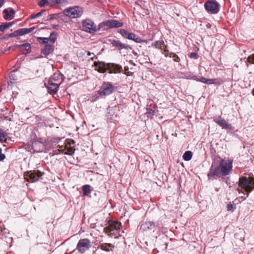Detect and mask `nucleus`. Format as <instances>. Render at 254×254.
<instances>
[{"label":"nucleus","instance_id":"32","mask_svg":"<svg viewBox=\"0 0 254 254\" xmlns=\"http://www.w3.org/2000/svg\"><path fill=\"white\" fill-rule=\"evenodd\" d=\"M18 36H21V31H20V29H18L16 31H15L14 32L10 33L9 35V37H16Z\"/></svg>","mask_w":254,"mask_h":254},{"label":"nucleus","instance_id":"53","mask_svg":"<svg viewBox=\"0 0 254 254\" xmlns=\"http://www.w3.org/2000/svg\"><path fill=\"white\" fill-rule=\"evenodd\" d=\"M91 59V60H94V57H92Z\"/></svg>","mask_w":254,"mask_h":254},{"label":"nucleus","instance_id":"21","mask_svg":"<svg viewBox=\"0 0 254 254\" xmlns=\"http://www.w3.org/2000/svg\"><path fill=\"white\" fill-rule=\"evenodd\" d=\"M16 47L18 48L21 49L22 48H24V50L26 51V53L23 52L22 53L23 54H27L30 53L31 50V45L29 43H25L21 45H16Z\"/></svg>","mask_w":254,"mask_h":254},{"label":"nucleus","instance_id":"27","mask_svg":"<svg viewBox=\"0 0 254 254\" xmlns=\"http://www.w3.org/2000/svg\"><path fill=\"white\" fill-rule=\"evenodd\" d=\"M34 29H35L34 27H31L30 28H21V29H20V31H21V36L32 32Z\"/></svg>","mask_w":254,"mask_h":254},{"label":"nucleus","instance_id":"15","mask_svg":"<svg viewBox=\"0 0 254 254\" xmlns=\"http://www.w3.org/2000/svg\"><path fill=\"white\" fill-rule=\"evenodd\" d=\"M62 84V81L60 82H54L52 80H49L48 88L51 93H56L58 91L59 85Z\"/></svg>","mask_w":254,"mask_h":254},{"label":"nucleus","instance_id":"55","mask_svg":"<svg viewBox=\"0 0 254 254\" xmlns=\"http://www.w3.org/2000/svg\"><path fill=\"white\" fill-rule=\"evenodd\" d=\"M26 110H29V108H26Z\"/></svg>","mask_w":254,"mask_h":254},{"label":"nucleus","instance_id":"9","mask_svg":"<svg viewBox=\"0 0 254 254\" xmlns=\"http://www.w3.org/2000/svg\"><path fill=\"white\" fill-rule=\"evenodd\" d=\"M82 9L79 7H70L64 10V14L70 17L77 18L81 15Z\"/></svg>","mask_w":254,"mask_h":254},{"label":"nucleus","instance_id":"45","mask_svg":"<svg viewBox=\"0 0 254 254\" xmlns=\"http://www.w3.org/2000/svg\"><path fill=\"white\" fill-rule=\"evenodd\" d=\"M54 18V17L53 16L49 15L47 19L49 20H52V19H53Z\"/></svg>","mask_w":254,"mask_h":254},{"label":"nucleus","instance_id":"40","mask_svg":"<svg viewBox=\"0 0 254 254\" xmlns=\"http://www.w3.org/2000/svg\"><path fill=\"white\" fill-rule=\"evenodd\" d=\"M224 82V81L221 79H214L213 84L221 85Z\"/></svg>","mask_w":254,"mask_h":254},{"label":"nucleus","instance_id":"52","mask_svg":"<svg viewBox=\"0 0 254 254\" xmlns=\"http://www.w3.org/2000/svg\"><path fill=\"white\" fill-rule=\"evenodd\" d=\"M165 57H167V56H168V54H165Z\"/></svg>","mask_w":254,"mask_h":254},{"label":"nucleus","instance_id":"19","mask_svg":"<svg viewBox=\"0 0 254 254\" xmlns=\"http://www.w3.org/2000/svg\"><path fill=\"white\" fill-rule=\"evenodd\" d=\"M49 80H52L54 82H60L61 81L62 82L63 81V75L60 73H55L50 78Z\"/></svg>","mask_w":254,"mask_h":254},{"label":"nucleus","instance_id":"8","mask_svg":"<svg viewBox=\"0 0 254 254\" xmlns=\"http://www.w3.org/2000/svg\"><path fill=\"white\" fill-rule=\"evenodd\" d=\"M92 246L90 241L87 239H80L76 247L78 251L80 253H83L89 250Z\"/></svg>","mask_w":254,"mask_h":254},{"label":"nucleus","instance_id":"23","mask_svg":"<svg viewBox=\"0 0 254 254\" xmlns=\"http://www.w3.org/2000/svg\"><path fill=\"white\" fill-rule=\"evenodd\" d=\"M66 2L65 0H48V5L53 6L56 4H64Z\"/></svg>","mask_w":254,"mask_h":254},{"label":"nucleus","instance_id":"49","mask_svg":"<svg viewBox=\"0 0 254 254\" xmlns=\"http://www.w3.org/2000/svg\"><path fill=\"white\" fill-rule=\"evenodd\" d=\"M43 58V56H38V57H35V58H34V59H39V58Z\"/></svg>","mask_w":254,"mask_h":254},{"label":"nucleus","instance_id":"16","mask_svg":"<svg viewBox=\"0 0 254 254\" xmlns=\"http://www.w3.org/2000/svg\"><path fill=\"white\" fill-rule=\"evenodd\" d=\"M99 248L103 251L109 252L113 251L114 246L110 243H100Z\"/></svg>","mask_w":254,"mask_h":254},{"label":"nucleus","instance_id":"38","mask_svg":"<svg viewBox=\"0 0 254 254\" xmlns=\"http://www.w3.org/2000/svg\"><path fill=\"white\" fill-rule=\"evenodd\" d=\"M154 111L150 109H147V112H146V114L148 117H151L154 114Z\"/></svg>","mask_w":254,"mask_h":254},{"label":"nucleus","instance_id":"48","mask_svg":"<svg viewBox=\"0 0 254 254\" xmlns=\"http://www.w3.org/2000/svg\"><path fill=\"white\" fill-rule=\"evenodd\" d=\"M91 55H94V53H91V52H89V51H88V52H87V55H88V56H91Z\"/></svg>","mask_w":254,"mask_h":254},{"label":"nucleus","instance_id":"17","mask_svg":"<svg viewBox=\"0 0 254 254\" xmlns=\"http://www.w3.org/2000/svg\"><path fill=\"white\" fill-rule=\"evenodd\" d=\"M3 12L4 14V18L5 19L9 20L14 18L15 11L13 9L11 8L9 11L8 9H5Z\"/></svg>","mask_w":254,"mask_h":254},{"label":"nucleus","instance_id":"12","mask_svg":"<svg viewBox=\"0 0 254 254\" xmlns=\"http://www.w3.org/2000/svg\"><path fill=\"white\" fill-rule=\"evenodd\" d=\"M214 121L223 129L228 130L232 128L231 125L226 121L224 119L222 118L221 116L214 117Z\"/></svg>","mask_w":254,"mask_h":254},{"label":"nucleus","instance_id":"33","mask_svg":"<svg viewBox=\"0 0 254 254\" xmlns=\"http://www.w3.org/2000/svg\"><path fill=\"white\" fill-rule=\"evenodd\" d=\"M75 150V149L74 147H69L67 148V152L65 153V154L72 155L74 153Z\"/></svg>","mask_w":254,"mask_h":254},{"label":"nucleus","instance_id":"54","mask_svg":"<svg viewBox=\"0 0 254 254\" xmlns=\"http://www.w3.org/2000/svg\"><path fill=\"white\" fill-rule=\"evenodd\" d=\"M167 51L166 49H165V50H164V52H167Z\"/></svg>","mask_w":254,"mask_h":254},{"label":"nucleus","instance_id":"29","mask_svg":"<svg viewBox=\"0 0 254 254\" xmlns=\"http://www.w3.org/2000/svg\"><path fill=\"white\" fill-rule=\"evenodd\" d=\"M119 32L124 38L127 39L129 32L127 30L124 29H121L119 30Z\"/></svg>","mask_w":254,"mask_h":254},{"label":"nucleus","instance_id":"2","mask_svg":"<svg viewBox=\"0 0 254 254\" xmlns=\"http://www.w3.org/2000/svg\"><path fill=\"white\" fill-rule=\"evenodd\" d=\"M94 65L95 69L100 73H105L108 70L110 74L120 73L122 70V67L113 63L106 64L104 62H94Z\"/></svg>","mask_w":254,"mask_h":254},{"label":"nucleus","instance_id":"5","mask_svg":"<svg viewBox=\"0 0 254 254\" xmlns=\"http://www.w3.org/2000/svg\"><path fill=\"white\" fill-rule=\"evenodd\" d=\"M115 89L114 86L111 82H104L98 91V94L101 96H108L113 93Z\"/></svg>","mask_w":254,"mask_h":254},{"label":"nucleus","instance_id":"4","mask_svg":"<svg viewBox=\"0 0 254 254\" xmlns=\"http://www.w3.org/2000/svg\"><path fill=\"white\" fill-rule=\"evenodd\" d=\"M123 26V23L122 22L114 19H111L99 24L98 25V29L107 30L108 29L122 27Z\"/></svg>","mask_w":254,"mask_h":254},{"label":"nucleus","instance_id":"20","mask_svg":"<svg viewBox=\"0 0 254 254\" xmlns=\"http://www.w3.org/2000/svg\"><path fill=\"white\" fill-rule=\"evenodd\" d=\"M151 46L161 50H162V48L163 47H166V46L165 45V43L163 40H158L153 42L151 44Z\"/></svg>","mask_w":254,"mask_h":254},{"label":"nucleus","instance_id":"1","mask_svg":"<svg viewBox=\"0 0 254 254\" xmlns=\"http://www.w3.org/2000/svg\"><path fill=\"white\" fill-rule=\"evenodd\" d=\"M233 160L228 159H222L219 165L210 169L208 173V177L209 179L211 178H216L217 177L222 176H226L230 175L232 171Z\"/></svg>","mask_w":254,"mask_h":254},{"label":"nucleus","instance_id":"50","mask_svg":"<svg viewBox=\"0 0 254 254\" xmlns=\"http://www.w3.org/2000/svg\"><path fill=\"white\" fill-rule=\"evenodd\" d=\"M252 94L253 96H254V88L252 90Z\"/></svg>","mask_w":254,"mask_h":254},{"label":"nucleus","instance_id":"26","mask_svg":"<svg viewBox=\"0 0 254 254\" xmlns=\"http://www.w3.org/2000/svg\"><path fill=\"white\" fill-rule=\"evenodd\" d=\"M90 186L86 185L82 187V191L84 195H88L91 192Z\"/></svg>","mask_w":254,"mask_h":254},{"label":"nucleus","instance_id":"31","mask_svg":"<svg viewBox=\"0 0 254 254\" xmlns=\"http://www.w3.org/2000/svg\"><path fill=\"white\" fill-rule=\"evenodd\" d=\"M46 12V10L42 9L40 12L37 13L35 14H33L31 16V19H35L38 18L39 17L42 16L45 12Z\"/></svg>","mask_w":254,"mask_h":254},{"label":"nucleus","instance_id":"35","mask_svg":"<svg viewBox=\"0 0 254 254\" xmlns=\"http://www.w3.org/2000/svg\"><path fill=\"white\" fill-rule=\"evenodd\" d=\"M192 79H193L197 81H199V82H202L204 83H206L207 79L206 78L202 77V76L200 77V78H196V76H194L193 77Z\"/></svg>","mask_w":254,"mask_h":254},{"label":"nucleus","instance_id":"44","mask_svg":"<svg viewBox=\"0 0 254 254\" xmlns=\"http://www.w3.org/2000/svg\"><path fill=\"white\" fill-rule=\"evenodd\" d=\"M213 82H214V79H207L206 84H213Z\"/></svg>","mask_w":254,"mask_h":254},{"label":"nucleus","instance_id":"43","mask_svg":"<svg viewBox=\"0 0 254 254\" xmlns=\"http://www.w3.org/2000/svg\"><path fill=\"white\" fill-rule=\"evenodd\" d=\"M227 208L228 211H231L234 209V205L232 204H228L227 205Z\"/></svg>","mask_w":254,"mask_h":254},{"label":"nucleus","instance_id":"11","mask_svg":"<svg viewBox=\"0 0 254 254\" xmlns=\"http://www.w3.org/2000/svg\"><path fill=\"white\" fill-rule=\"evenodd\" d=\"M42 175L43 173L37 170L33 172H28L25 174V176L28 181H30L31 183H33L38 181L39 178L42 177Z\"/></svg>","mask_w":254,"mask_h":254},{"label":"nucleus","instance_id":"18","mask_svg":"<svg viewBox=\"0 0 254 254\" xmlns=\"http://www.w3.org/2000/svg\"><path fill=\"white\" fill-rule=\"evenodd\" d=\"M54 50V48L53 45L50 44H46L44 48L42 50V53L45 56H47L50 53H52Z\"/></svg>","mask_w":254,"mask_h":254},{"label":"nucleus","instance_id":"28","mask_svg":"<svg viewBox=\"0 0 254 254\" xmlns=\"http://www.w3.org/2000/svg\"><path fill=\"white\" fill-rule=\"evenodd\" d=\"M7 135V133L3 131L2 129H0V142H6V136Z\"/></svg>","mask_w":254,"mask_h":254},{"label":"nucleus","instance_id":"36","mask_svg":"<svg viewBox=\"0 0 254 254\" xmlns=\"http://www.w3.org/2000/svg\"><path fill=\"white\" fill-rule=\"evenodd\" d=\"M169 56L172 58L175 62H179L180 61L179 57L175 53H171Z\"/></svg>","mask_w":254,"mask_h":254},{"label":"nucleus","instance_id":"30","mask_svg":"<svg viewBox=\"0 0 254 254\" xmlns=\"http://www.w3.org/2000/svg\"><path fill=\"white\" fill-rule=\"evenodd\" d=\"M57 37V32L54 31L51 33L50 36L49 38V40L52 43H55Z\"/></svg>","mask_w":254,"mask_h":254},{"label":"nucleus","instance_id":"37","mask_svg":"<svg viewBox=\"0 0 254 254\" xmlns=\"http://www.w3.org/2000/svg\"><path fill=\"white\" fill-rule=\"evenodd\" d=\"M38 4L41 7H44L46 4L48 5V0H41L38 2Z\"/></svg>","mask_w":254,"mask_h":254},{"label":"nucleus","instance_id":"3","mask_svg":"<svg viewBox=\"0 0 254 254\" xmlns=\"http://www.w3.org/2000/svg\"><path fill=\"white\" fill-rule=\"evenodd\" d=\"M122 224L118 221H111L109 222V226L104 228L105 232L110 236H121L120 234Z\"/></svg>","mask_w":254,"mask_h":254},{"label":"nucleus","instance_id":"41","mask_svg":"<svg viewBox=\"0 0 254 254\" xmlns=\"http://www.w3.org/2000/svg\"><path fill=\"white\" fill-rule=\"evenodd\" d=\"M189 57L190 58H192L194 59H197L198 58V55L197 53L195 52H192L189 54Z\"/></svg>","mask_w":254,"mask_h":254},{"label":"nucleus","instance_id":"34","mask_svg":"<svg viewBox=\"0 0 254 254\" xmlns=\"http://www.w3.org/2000/svg\"><path fill=\"white\" fill-rule=\"evenodd\" d=\"M38 41L40 43L42 44H47L49 41L48 38L45 37H39L38 38Z\"/></svg>","mask_w":254,"mask_h":254},{"label":"nucleus","instance_id":"51","mask_svg":"<svg viewBox=\"0 0 254 254\" xmlns=\"http://www.w3.org/2000/svg\"><path fill=\"white\" fill-rule=\"evenodd\" d=\"M12 74H11L10 76V79H12ZM12 79H14L13 78H12Z\"/></svg>","mask_w":254,"mask_h":254},{"label":"nucleus","instance_id":"14","mask_svg":"<svg viewBox=\"0 0 254 254\" xmlns=\"http://www.w3.org/2000/svg\"><path fill=\"white\" fill-rule=\"evenodd\" d=\"M111 44L114 47L119 48L120 49H130V46L126 44H123L120 41L115 40H110Z\"/></svg>","mask_w":254,"mask_h":254},{"label":"nucleus","instance_id":"7","mask_svg":"<svg viewBox=\"0 0 254 254\" xmlns=\"http://www.w3.org/2000/svg\"><path fill=\"white\" fill-rule=\"evenodd\" d=\"M82 25L83 29L86 32L94 33L97 31L96 25L94 22L90 19L83 21Z\"/></svg>","mask_w":254,"mask_h":254},{"label":"nucleus","instance_id":"24","mask_svg":"<svg viewBox=\"0 0 254 254\" xmlns=\"http://www.w3.org/2000/svg\"><path fill=\"white\" fill-rule=\"evenodd\" d=\"M13 24V22H6L0 25V30L4 31L5 29L9 28Z\"/></svg>","mask_w":254,"mask_h":254},{"label":"nucleus","instance_id":"13","mask_svg":"<svg viewBox=\"0 0 254 254\" xmlns=\"http://www.w3.org/2000/svg\"><path fill=\"white\" fill-rule=\"evenodd\" d=\"M155 224L152 221H146L143 222L140 225V230L143 231H147L149 230H154Z\"/></svg>","mask_w":254,"mask_h":254},{"label":"nucleus","instance_id":"46","mask_svg":"<svg viewBox=\"0 0 254 254\" xmlns=\"http://www.w3.org/2000/svg\"><path fill=\"white\" fill-rule=\"evenodd\" d=\"M4 0H0V7H1L2 6V5H3V4L4 3Z\"/></svg>","mask_w":254,"mask_h":254},{"label":"nucleus","instance_id":"6","mask_svg":"<svg viewBox=\"0 0 254 254\" xmlns=\"http://www.w3.org/2000/svg\"><path fill=\"white\" fill-rule=\"evenodd\" d=\"M219 3L215 0H208L204 3L206 10L210 13L216 14L219 11Z\"/></svg>","mask_w":254,"mask_h":254},{"label":"nucleus","instance_id":"10","mask_svg":"<svg viewBox=\"0 0 254 254\" xmlns=\"http://www.w3.org/2000/svg\"><path fill=\"white\" fill-rule=\"evenodd\" d=\"M239 186L241 188L245 189L246 191L248 192L247 196H248L249 193L251 191L253 188L252 181L248 180L245 177H243L240 178Z\"/></svg>","mask_w":254,"mask_h":254},{"label":"nucleus","instance_id":"42","mask_svg":"<svg viewBox=\"0 0 254 254\" xmlns=\"http://www.w3.org/2000/svg\"><path fill=\"white\" fill-rule=\"evenodd\" d=\"M5 158L4 154L2 153V149L0 148V161H3Z\"/></svg>","mask_w":254,"mask_h":254},{"label":"nucleus","instance_id":"39","mask_svg":"<svg viewBox=\"0 0 254 254\" xmlns=\"http://www.w3.org/2000/svg\"><path fill=\"white\" fill-rule=\"evenodd\" d=\"M247 61L250 64H254V54L249 56Z\"/></svg>","mask_w":254,"mask_h":254},{"label":"nucleus","instance_id":"25","mask_svg":"<svg viewBox=\"0 0 254 254\" xmlns=\"http://www.w3.org/2000/svg\"><path fill=\"white\" fill-rule=\"evenodd\" d=\"M192 156V153L190 151H187L184 154L183 158L185 161H188L191 159Z\"/></svg>","mask_w":254,"mask_h":254},{"label":"nucleus","instance_id":"47","mask_svg":"<svg viewBox=\"0 0 254 254\" xmlns=\"http://www.w3.org/2000/svg\"><path fill=\"white\" fill-rule=\"evenodd\" d=\"M141 43H147V40H142L141 39Z\"/></svg>","mask_w":254,"mask_h":254},{"label":"nucleus","instance_id":"22","mask_svg":"<svg viewBox=\"0 0 254 254\" xmlns=\"http://www.w3.org/2000/svg\"><path fill=\"white\" fill-rule=\"evenodd\" d=\"M128 36L127 39L132 40L137 43H141V38L138 35L129 32Z\"/></svg>","mask_w":254,"mask_h":254}]
</instances>
